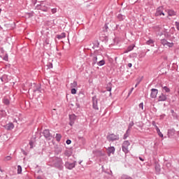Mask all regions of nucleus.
I'll use <instances>...</instances> for the list:
<instances>
[{
	"mask_svg": "<svg viewBox=\"0 0 179 179\" xmlns=\"http://www.w3.org/2000/svg\"><path fill=\"white\" fill-rule=\"evenodd\" d=\"M57 38H58V40H62V38H65L66 37V34L65 33H62L59 35H57Z\"/></svg>",
	"mask_w": 179,
	"mask_h": 179,
	"instance_id": "12",
	"label": "nucleus"
},
{
	"mask_svg": "<svg viewBox=\"0 0 179 179\" xmlns=\"http://www.w3.org/2000/svg\"><path fill=\"white\" fill-rule=\"evenodd\" d=\"M3 59H4L5 61H8V56H5L4 58H3Z\"/></svg>",
	"mask_w": 179,
	"mask_h": 179,
	"instance_id": "38",
	"label": "nucleus"
},
{
	"mask_svg": "<svg viewBox=\"0 0 179 179\" xmlns=\"http://www.w3.org/2000/svg\"><path fill=\"white\" fill-rule=\"evenodd\" d=\"M0 171H1V167H0Z\"/></svg>",
	"mask_w": 179,
	"mask_h": 179,
	"instance_id": "47",
	"label": "nucleus"
},
{
	"mask_svg": "<svg viewBox=\"0 0 179 179\" xmlns=\"http://www.w3.org/2000/svg\"><path fill=\"white\" fill-rule=\"evenodd\" d=\"M128 66H129V68H132V64L129 63V64H128Z\"/></svg>",
	"mask_w": 179,
	"mask_h": 179,
	"instance_id": "37",
	"label": "nucleus"
},
{
	"mask_svg": "<svg viewBox=\"0 0 179 179\" xmlns=\"http://www.w3.org/2000/svg\"><path fill=\"white\" fill-rule=\"evenodd\" d=\"M137 86H138V84H136V85H135V87H137Z\"/></svg>",
	"mask_w": 179,
	"mask_h": 179,
	"instance_id": "46",
	"label": "nucleus"
},
{
	"mask_svg": "<svg viewBox=\"0 0 179 179\" xmlns=\"http://www.w3.org/2000/svg\"><path fill=\"white\" fill-rule=\"evenodd\" d=\"M65 166L66 169H69V170H72V169H74V167L76 166V162H74L73 163L67 162H66Z\"/></svg>",
	"mask_w": 179,
	"mask_h": 179,
	"instance_id": "3",
	"label": "nucleus"
},
{
	"mask_svg": "<svg viewBox=\"0 0 179 179\" xmlns=\"http://www.w3.org/2000/svg\"><path fill=\"white\" fill-rule=\"evenodd\" d=\"M127 138H128V135L124 134V137H123V139H127Z\"/></svg>",
	"mask_w": 179,
	"mask_h": 179,
	"instance_id": "35",
	"label": "nucleus"
},
{
	"mask_svg": "<svg viewBox=\"0 0 179 179\" xmlns=\"http://www.w3.org/2000/svg\"><path fill=\"white\" fill-rule=\"evenodd\" d=\"M108 92H111V88H110V87H109V88L108 89Z\"/></svg>",
	"mask_w": 179,
	"mask_h": 179,
	"instance_id": "44",
	"label": "nucleus"
},
{
	"mask_svg": "<svg viewBox=\"0 0 179 179\" xmlns=\"http://www.w3.org/2000/svg\"><path fill=\"white\" fill-rule=\"evenodd\" d=\"M117 19H119V20H124V19H125V17L122 14H119L117 15Z\"/></svg>",
	"mask_w": 179,
	"mask_h": 179,
	"instance_id": "17",
	"label": "nucleus"
},
{
	"mask_svg": "<svg viewBox=\"0 0 179 179\" xmlns=\"http://www.w3.org/2000/svg\"><path fill=\"white\" fill-rule=\"evenodd\" d=\"M108 152L109 155L111 153L114 154V152H115V148L114 147L108 148Z\"/></svg>",
	"mask_w": 179,
	"mask_h": 179,
	"instance_id": "14",
	"label": "nucleus"
},
{
	"mask_svg": "<svg viewBox=\"0 0 179 179\" xmlns=\"http://www.w3.org/2000/svg\"><path fill=\"white\" fill-rule=\"evenodd\" d=\"M29 145H30L31 148H33V141H30Z\"/></svg>",
	"mask_w": 179,
	"mask_h": 179,
	"instance_id": "36",
	"label": "nucleus"
},
{
	"mask_svg": "<svg viewBox=\"0 0 179 179\" xmlns=\"http://www.w3.org/2000/svg\"><path fill=\"white\" fill-rule=\"evenodd\" d=\"M12 159V157L10 156H7L6 157V160H11Z\"/></svg>",
	"mask_w": 179,
	"mask_h": 179,
	"instance_id": "31",
	"label": "nucleus"
},
{
	"mask_svg": "<svg viewBox=\"0 0 179 179\" xmlns=\"http://www.w3.org/2000/svg\"><path fill=\"white\" fill-rule=\"evenodd\" d=\"M164 16V13H163V7L160 6L157 8L155 16Z\"/></svg>",
	"mask_w": 179,
	"mask_h": 179,
	"instance_id": "4",
	"label": "nucleus"
},
{
	"mask_svg": "<svg viewBox=\"0 0 179 179\" xmlns=\"http://www.w3.org/2000/svg\"><path fill=\"white\" fill-rule=\"evenodd\" d=\"M167 100V96L164 95V94H161V95L159 96V101H166Z\"/></svg>",
	"mask_w": 179,
	"mask_h": 179,
	"instance_id": "10",
	"label": "nucleus"
},
{
	"mask_svg": "<svg viewBox=\"0 0 179 179\" xmlns=\"http://www.w3.org/2000/svg\"><path fill=\"white\" fill-rule=\"evenodd\" d=\"M104 29H103V31H107V29H108V26L107 25V24H105Z\"/></svg>",
	"mask_w": 179,
	"mask_h": 179,
	"instance_id": "28",
	"label": "nucleus"
},
{
	"mask_svg": "<svg viewBox=\"0 0 179 179\" xmlns=\"http://www.w3.org/2000/svg\"><path fill=\"white\" fill-rule=\"evenodd\" d=\"M118 135H115V134H109L107 136V139L108 141H109V142H114V141H118Z\"/></svg>",
	"mask_w": 179,
	"mask_h": 179,
	"instance_id": "1",
	"label": "nucleus"
},
{
	"mask_svg": "<svg viewBox=\"0 0 179 179\" xmlns=\"http://www.w3.org/2000/svg\"><path fill=\"white\" fill-rule=\"evenodd\" d=\"M129 145H130V143H129V141H126L123 143L122 149L124 152L128 153V152H129V150H128V146H129Z\"/></svg>",
	"mask_w": 179,
	"mask_h": 179,
	"instance_id": "2",
	"label": "nucleus"
},
{
	"mask_svg": "<svg viewBox=\"0 0 179 179\" xmlns=\"http://www.w3.org/2000/svg\"><path fill=\"white\" fill-rule=\"evenodd\" d=\"M71 94H76V90L75 88L71 89Z\"/></svg>",
	"mask_w": 179,
	"mask_h": 179,
	"instance_id": "25",
	"label": "nucleus"
},
{
	"mask_svg": "<svg viewBox=\"0 0 179 179\" xmlns=\"http://www.w3.org/2000/svg\"><path fill=\"white\" fill-rule=\"evenodd\" d=\"M99 42L98 41H96V43H95L94 44V45H99Z\"/></svg>",
	"mask_w": 179,
	"mask_h": 179,
	"instance_id": "41",
	"label": "nucleus"
},
{
	"mask_svg": "<svg viewBox=\"0 0 179 179\" xmlns=\"http://www.w3.org/2000/svg\"><path fill=\"white\" fill-rule=\"evenodd\" d=\"M161 43L162 45H167L169 44V42H167V41L166 39H163L161 41Z\"/></svg>",
	"mask_w": 179,
	"mask_h": 179,
	"instance_id": "19",
	"label": "nucleus"
},
{
	"mask_svg": "<svg viewBox=\"0 0 179 179\" xmlns=\"http://www.w3.org/2000/svg\"><path fill=\"white\" fill-rule=\"evenodd\" d=\"M122 179H132V178H131V177H128V176H123L122 177Z\"/></svg>",
	"mask_w": 179,
	"mask_h": 179,
	"instance_id": "27",
	"label": "nucleus"
},
{
	"mask_svg": "<svg viewBox=\"0 0 179 179\" xmlns=\"http://www.w3.org/2000/svg\"><path fill=\"white\" fill-rule=\"evenodd\" d=\"M134 50V46L129 47V51H132Z\"/></svg>",
	"mask_w": 179,
	"mask_h": 179,
	"instance_id": "34",
	"label": "nucleus"
},
{
	"mask_svg": "<svg viewBox=\"0 0 179 179\" xmlns=\"http://www.w3.org/2000/svg\"><path fill=\"white\" fill-rule=\"evenodd\" d=\"M64 155H65V156H67L68 157H69V156H71V152L66 151Z\"/></svg>",
	"mask_w": 179,
	"mask_h": 179,
	"instance_id": "24",
	"label": "nucleus"
},
{
	"mask_svg": "<svg viewBox=\"0 0 179 179\" xmlns=\"http://www.w3.org/2000/svg\"><path fill=\"white\" fill-rule=\"evenodd\" d=\"M155 129H156L159 136H160V138H163V134L162 133V131H160V129H159V127L157 126H155Z\"/></svg>",
	"mask_w": 179,
	"mask_h": 179,
	"instance_id": "13",
	"label": "nucleus"
},
{
	"mask_svg": "<svg viewBox=\"0 0 179 179\" xmlns=\"http://www.w3.org/2000/svg\"><path fill=\"white\" fill-rule=\"evenodd\" d=\"M59 164H62V159H59Z\"/></svg>",
	"mask_w": 179,
	"mask_h": 179,
	"instance_id": "40",
	"label": "nucleus"
},
{
	"mask_svg": "<svg viewBox=\"0 0 179 179\" xmlns=\"http://www.w3.org/2000/svg\"><path fill=\"white\" fill-rule=\"evenodd\" d=\"M73 86H78V83H76V81H74L73 83Z\"/></svg>",
	"mask_w": 179,
	"mask_h": 179,
	"instance_id": "32",
	"label": "nucleus"
},
{
	"mask_svg": "<svg viewBox=\"0 0 179 179\" xmlns=\"http://www.w3.org/2000/svg\"><path fill=\"white\" fill-rule=\"evenodd\" d=\"M4 128H6L7 131H10L11 129H13L15 128V124H13V123L12 122H10L4 126Z\"/></svg>",
	"mask_w": 179,
	"mask_h": 179,
	"instance_id": "8",
	"label": "nucleus"
},
{
	"mask_svg": "<svg viewBox=\"0 0 179 179\" xmlns=\"http://www.w3.org/2000/svg\"><path fill=\"white\" fill-rule=\"evenodd\" d=\"M154 41L152 39H150L148 40L147 42H146V44H148V45H150V44H153Z\"/></svg>",
	"mask_w": 179,
	"mask_h": 179,
	"instance_id": "22",
	"label": "nucleus"
},
{
	"mask_svg": "<svg viewBox=\"0 0 179 179\" xmlns=\"http://www.w3.org/2000/svg\"><path fill=\"white\" fill-rule=\"evenodd\" d=\"M52 13H57V8H52L51 10Z\"/></svg>",
	"mask_w": 179,
	"mask_h": 179,
	"instance_id": "29",
	"label": "nucleus"
},
{
	"mask_svg": "<svg viewBox=\"0 0 179 179\" xmlns=\"http://www.w3.org/2000/svg\"><path fill=\"white\" fill-rule=\"evenodd\" d=\"M71 142L72 141H71V140H67L66 143H67V145H71Z\"/></svg>",
	"mask_w": 179,
	"mask_h": 179,
	"instance_id": "33",
	"label": "nucleus"
},
{
	"mask_svg": "<svg viewBox=\"0 0 179 179\" xmlns=\"http://www.w3.org/2000/svg\"><path fill=\"white\" fill-rule=\"evenodd\" d=\"M92 61L93 64H96L97 63V57H94Z\"/></svg>",
	"mask_w": 179,
	"mask_h": 179,
	"instance_id": "23",
	"label": "nucleus"
},
{
	"mask_svg": "<svg viewBox=\"0 0 179 179\" xmlns=\"http://www.w3.org/2000/svg\"><path fill=\"white\" fill-rule=\"evenodd\" d=\"M164 90L166 92V93H170V88L167 87H163Z\"/></svg>",
	"mask_w": 179,
	"mask_h": 179,
	"instance_id": "20",
	"label": "nucleus"
},
{
	"mask_svg": "<svg viewBox=\"0 0 179 179\" xmlns=\"http://www.w3.org/2000/svg\"><path fill=\"white\" fill-rule=\"evenodd\" d=\"M175 24L176 26L177 30H178V31H179V22H176Z\"/></svg>",
	"mask_w": 179,
	"mask_h": 179,
	"instance_id": "26",
	"label": "nucleus"
},
{
	"mask_svg": "<svg viewBox=\"0 0 179 179\" xmlns=\"http://www.w3.org/2000/svg\"><path fill=\"white\" fill-rule=\"evenodd\" d=\"M17 174H22V166L20 165L17 166Z\"/></svg>",
	"mask_w": 179,
	"mask_h": 179,
	"instance_id": "18",
	"label": "nucleus"
},
{
	"mask_svg": "<svg viewBox=\"0 0 179 179\" xmlns=\"http://www.w3.org/2000/svg\"><path fill=\"white\" fill-rule=\"evenodd\" d=\"M134 90V87H132L131 88V92H130V93H129V94H131V93H132V91Z\"/></svg>",
	"mask_w": 179,
	"mask_h": 179,
	"instance_id": "43",
	"label": "nucleus"
},
{
	"mask_svg": "<svg viewBox=\"0 0 179 179\" xmlns=\"http://www.w3.org/2000/svg\"><path fill=\"white\" fill-rule=\"evenodd\" d=\"M157 93H159V90H157V89H152L150 97H152V99H156L157 97Z\"/></svg>",
	"mask_w": 179,
	"mask_h": 179,
	"instance_id": "5",
	"label": "nucleus"
},
{
	"mask_svg": "<svg viewBox=\"0 0 179 179\" xmlns=\"http://www.w3.org/2000/svg\"><path fill=\"white\" fill-rule=\"evenodd\" d=\"M3 103H4V104H6V106H8L10 103L9 99H4L3 101Z\"/></svg>",
	"mask_w": 179,
	"mask_h": 179,
	"instance_id": "21",
	"label": "nucleus"
},
{
	"mask_svg": "<svg viewBox=\"0 0 179 179\" xmlns=\"http://www.w3.org/2000/svg\"><path fill=\"white\" fill-rule=\"evenodd\" d=\"M139 160H141V162H145V159H143L142 157H139Z\"/></svg>",
	"mask_w": 179,
	"mask_h": 179,
	"instance_id": "39",
	"label": "nucleus"
},
{
	"mask_svg": "<svg viewBox=\"0 0 179 179\" xmlns=\"http://www.w3.org/2000/svg\"><path fill=\"white\" fill-rule=\"evenodd\" d=\"M139 108H141V110H143V103H140L139 104Z\"/></svg>",
	"mask_w": 179,
	"mask_h": 179,
	"instance_id": "30",
	"label": "nucleus"
},
{
	"mask_svg": "<svg viewBox=\"0 0 179 179\" xmlns=\"http://www.w3.org/2000/svg\"><path fill=\"white\" fill-rule=\"evenodd\" d=\"M170 132H171V131H168L169 135H170Z\"/></svg>",
	"mask_w": 179,
	"mask_h": 179,
	"instance_id": "45",
	"label": "nucleus"
},
{
	"mask_svg": "<svg viewBox=\"0 0 179 179\" xmlns=\"http://www.w3.org/2000/svg\"><path fill=\"white\" fill-rule=\"evenodd\" d=\"M43 135L46 139H51V135L50 134V130L46 129L43 131Z\"/></svg>",
	"mask_w": 179,
	"mask_h": 179,
	"instance_id": "9",
	"label": "nucleus"
},
{
	"mask_svg": "<svg viewBox=\"0 0 179 179\" xmlns=\"http://www.w3.org/2000/svg\"><path fill=\"white\" fill-rule=\"evenodd\" d=\"M106 64V61L104 60H101L97 63V65H99V66H103V65H104Z\"/></svg>",
	"mask_w": 179,
	"mask_h": 179,
	"instance_id": "15",
	"label": "nucleus"
},
{
	"mask_svg": "<svg viewBox=\"0 0 179 179\" xmlns=\"http://www.w3.org/2000/svg\"><path fill=\"white\" fill-rule=\"evenodd\" d=\"M69 118H70V125L72 127V125L75 124V121L76 120V115H75L74 114L70 115Z\"/></svg>",
	"mask_w": 179,
	"mask_h": 179,
	"instance_id": "6",
	"label": "nucleus"
},
{
	"mask_svg": "<svg viewBox=\"0 0 179 179\" xmlns=\"http://www.w3.org/2000/svg\"><path fill=\"white\" fill-rule=\"evenodd\" d=\"M93 108L94 110H99V106H97V98L96 96L92 97Z\"/></svg>",
	"mask_w": 179,
	"mask_h": 179,
	"instance_id": "7",
	"label": "nucleus"
},
{
	"mask_svg": "<svg viewBox=\"0 0 179 179\" xmlns=\"http://www.w3.org/2000/svg\"><path fill=\"white\" fill-rule=\"evenodd\" d=\"M167 13L169 15V16H176V11H174L173 10H167Z\"/></svg>",
	"mask_w": 179,
	"mask_h": 179,
	"instance_id": "11",
	"label": "nucleus"
},
{
	"mask_svg": "<svg viewBox=\"0 0 179 179\" xmlns=\"http://www.w3.org/2000/svg\"><path fill=\"white\" fill-rule=\"evenodd\" d=\"M62 138V136H61V134H56V141H57V142H59Z\"/></svg>",
	"mask_w": 179,
	"mask_h": 179,
	"instance_id": "16",
	"label": "nucleus"
},
{
	"mask_svg": "<svg viewBox=\"0 0 179 179\" xmlns=\"http://www.w3.org/2000/svg\"><path fill=\"white\" fill-rule=\"evenodd\" d=\"M152 124H153L154 127H157V125H156L155 122H153Z\"/></svg>",
	"mask_w": 179,
	"mask_h": 179,
	"instance_id": "42",
	"label": "nucleus"
}]
</instances>
